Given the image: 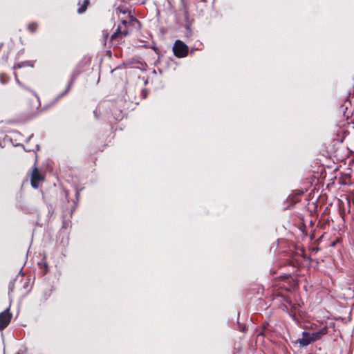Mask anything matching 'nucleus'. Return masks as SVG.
Wrapping results in <instances>:
<instances>
[{"instance_id":"1","label":"nucleus","mask_w":354,"mask_h":354,"mask_svg":"<svg viewBox=\"0 0 354 354\" xmlns=\"http://www.w3.org/2000/svg\"><path fill=\"white\" fill-rule=\"evenodd\" d=\"M173 51L177 57H185L188 53V47L180 40H176L173 47Z\"/></svg>"},{"instance_id":"2","label":"nucleus","mask_w":354,"mask_h":354,"mask_svg":"<svg viewBox=\"0 0 354 354\" xmlns=\"http://www.w3.org/2000/svg\"><path fill=\"white\" fill-rule=\"evenodd\" d=\"M12 314L9 308L0 313V330L5 328L10 322Z\"/></svg>"},{"instance_id":"3","label":"nucleus","mask_w":354,"mask_h":354,"mask_svg":"<svg viewBox=\"0 0 354 354\" xmlns=\"http://www.w3.org/2000/svg\"><path fill=\"white\" fill-rule=\"evenodd\" d=\"M127 24L125 20H122L121 24L118 26L116 31L111 35V40H114L119 36H127L129 32L127 30Z\"/></svg>"},{"instance_id":"4","label":"nucleus","mask_w":354,"mask_h":354,"mask_svg":"<svg viewBox=\"0 0 354 354\" xmlns=\"http://www.w3.org/2000/svg\"><path fill=\"white\" fill-rule=\"evenodd\" d=\"M44 178L39 173L37 169H35L32 171L31 176V185L34 188L38 187V184L40 181L43 180Z\"/></svg>"},{"instance_id":"5","label":"nucleus","mask_w":354,"mask_h":354,"mask_svg":"<svg viewBox=\"0 0 354 354\" xmlns=\"http://www.w3.org/2000/svg\"><path fill=\"white\" fill-rule=\"evenodd\" d=\"M299 343L301 346H307L312 342L313 339L310 336V333L306 331L302 332V337L298 339Z\"/></svg>"},{"instance_id":"6","label":"nucleus","mask_w":354,"mask_h":354,"mask_svg":"<svg viewBox=\"0 0 354 354\" xmlns=\"http://www.w3.org/2000/svg\"><path fill=\"white\" fill-rule=\"evenodd\" d=\"M327 333V327L324 326L317 331L310 333V336L313 339V342L320 339L324 335Z\"/></svg>"},{"instance_id":"7","label":"nucleus","mask_w":354,"mask_h":354,"mask_svg":"<svg viewBox=\"0 0 354 354\" xmlns=\"http://www.w3.org/2000/svg\"><path fill=\"white\" fill-rule=\"evenodd\" d=\"M74 79H75V77H73V78L71 79V80L69 82L67 88H66V90H65L63 93H60V94H59V95L56 97V99L53 101V104H56V103L58 102V100H59V99H61L63 96H64L66 94H67V93L69 92V91H70V89H71V86H72V84H73V83Z\"/></svg>"},{"instance_id":"8","label":"nucleus","mask_w":354,"mask_h":354,"mask_svg":"<svg viewBox=\"0 0 354 354\" xmlns=\"http://www.w3.org/2000/svg\"><path fill=\"white\" fill-rule=\"evenodd\" d=\"M27 66L32 68L34 66V62L32 61H24V62H19L17 64H15L13 66V68L14 69L21 68L22 67H27Z\"/></svg>"},{"instance_id":"9","label":"nucleus","mask_w":354,"mask_h":354,"mask_svg":"<svg viewBox=\"0 0 354 354\" xmlns=\"http://www.w3.org/2000/svg\"><path fill=\"white\" fill-rule=\"evenodd\" d=\"M32 93L35 95V100H34V103H33L32 108L37 109L40 106L39 97L35 92H32Z\"/></svg>"},{"instance_id":"10","label":"nucleus","mask_w":354,"mask_h":354,"mask_svg":"<svg viewBox=\"0 0 354 354\" xmlns=\"http://www.w3.org/2000/svg\"><path fill=\"white\" fill-rule=\"evenodd\" d=\"M88 3H89V0H84L83 5L77 9V12L80 14L83 13L86 10V8H87V6L88 5Z\"/></svg>"},{"instance_id":"11","label":"nucleus","mask_w":354,"mask_h":354,"mask_svg":"<svg viewBox=\"0 0 354 354\" xmlns=\"http://www.w3.org/2000/svg\"><path fill=\"white\" fill-rule=\"evenodd\" d=\"M37 28V26L35 24H30L29 26H28V29L32 32H34L36 30Z\"/></svg>"},{"instance_id":"12","label":"nucleus","mask_w":354,"mask_h":354,"mask_svg":"<svg viewBox=\"0 0 354 354\" xmlns=\"http://www.w3.org/2000/svg\"><path fill=\"white\" fill-rule=\"evenodd\" d=\"M15 77H16V82H17V84H18L19 85H20V86H22L21 83V82L19 81V80L17 79V75H15ZM23 87H24V88H26V89H28L27 88H26V87H25V86H23Z\"/></svg>"},{"instance_id":"13","label":"nucleus","mask_w":354,"mask_h":354,"mask_svg":"<svg viewBox=\"0 0 354 354\" xmlns=\"http://www.w3.org/2000/svg\"><path fill=\"white\" fill-rule=\"evenodd\" d=\"M120 12H122L123 14H125L126 13V11L124 10H122V8H118L117 9Z\"/></svg>"},{"instance_id":"14","label":"nucleus","mask_w":354,"mask_h":354,"mask_svg":"<svg viewBox=\"0 0 354 354\" xmlns=\"http://www.w3.org/2000/svg\"><path fill=\"white\" fill-rule=\"evenodd\" d=\"M132 21L133 22H136L137 24H140V22L137 19H132Z\"/></svg>"},{"instance_id":"15","label":"nucleus","mask_w":354,"mask_h":354,"mask_svg":"<svg viewBox=\"0 0 354 354\" xmlns=\"http://www.w3.org/2000/svg\"><path fill=\"white\" fill-rule=\"evenodd\" d=\"M93 113L95 114V117L97 118V110H95L93 111Z\"/></svg>"},{"instance_id":"16","label":"nucleus","mask_w":354,"mask_h":354,"mask_svg":"<svg viewBox=\"0 0 354 354\" xmlns=\"http://www.w3.org/2000/svg\"><path fill=\"white\" fill-rule=\"evenodd\" d=\"M1 80H2V79L1 78ZM1 82H2V83H5V82H3V80H1Z\"/></svg>"}]
</instances>
